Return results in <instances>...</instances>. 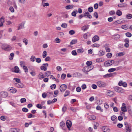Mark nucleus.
I'll return each mask as SVG.
<instances>
[{
    "label": "nucleus",
    "mask_w": 132,
    "mask_h": 132,
    "mask_svg": "<svg viewBox=\"0 0 132 132\" xmlns=\"http://www.w3.org/2000/svg\"><path fill=\"white\" fill-rule=\"evenodd\" d=\"M1 48L2 49L7 51H10L12 48L10 45L6 44H3L1 46Z\"/></svg>",
    "instance_id": "f257e3e1"
},
{
    "label": "nucleus",
    "mask_w": 132,
    "mask_h": 132,
    "mask_svg": "<svg viewBox=\"0 0 132 132\" xmlns=\"http://www.w3.org/2000/svg\"><path fill=\"white\" fill-rule=\"evenodd\" d=\"M96 83L97 86L100 88L104 87L106 86V83L102 81H98Z\"/></svg>",
    "instance_id": "f03ea898"
},
{
    "label": "nucleus",
    "mask_w": 132,
    "mask_h": 132,
    "mask_svg": "<svg viewBox=\"0 0 132 132\" xmlns=\"http://www.w3.org/2000/svg\"><path fill=\"white\" fill-rule=\"evenodd\" d=\"M114 63L113 60H108L104 63V65L105 67L109 66L112 65Z\"/></svg>",
    "instance_id": "7ed1b4c3"
},
{
    "label": "nucleus",
    "mask_w": 132,
    "mask_h": 132,
    "mask_svg": "<svg viewBox=\"0 0 132 132\" xmlns=\"http://www.w3.org/2000/svg\"><path fill=\"white\" fill-rule=\"evenodd\" d=\"M67 88V86L65 84H63L61 85L60 87V91L62 92H63L66 90Z\"/></svg>",
    "instance_id": "20e7f679"
},
{
    "label": "nucleus",
    "mask_w": 132,
    "mask_h": 132,
    "mask_svg": "<svg viewBox=\"0 0 132 132\" xmlns=\"http://www.w3.org/2000/svg\"><path fill=\"white\" fill-rule=\"evenodd\" d=\"M48 65L47 63H44L43 64V65L40 67V69L42 70L46 71L47 70V67Z\"/></svg>",
    "instance_id": "39448f33"
},
{
    "label": "nucleus",
    "mask_w": 132,
    "mask_h": 132,
    "mask_svg": "<svg viewBox=\"0 0 132 132\" xmlns=\"http://www.w3.org/2000/svg\"><path fill=\"white\" fill-rule=\"evenodd\" d=\"M8 94L6 92H2L0 93V96L3 98H6L7 97Z\"/></svg>",
    "instance_id": "423d86ee"
},
{
    "label": "nucleus",
    "mask_w": 132,
    "mask_h": 132,
    "mask_svg": "<svg viewBox=\"0 0 132 132\" xmlns=\"http://www.w3.org/2000/svg\"><path fill=\"white\" fill-rule=\"evenodd\" d=\"M90 68V67L86 66L82 69V71L84 72H87L92 69Z\"/></svg>",
    "instance_id": "0eeeda50"
},
{
    "label": "nucleus",
    "mask_w": 132,
    "mask_h": 132,
    "mask_svg": "<svg viewBox=\"0 0 132 132\" xmlns=\"http://www.w3.org/2000/svg\"><path fill=\"white\" fill-rule=\"evenodd\" d=\"M131 126L130 125H127V126H126L125 129V131L126 132H130L131 131Z\"/></svg>",
    "instance_id": "6e6552de"
},
{
    "label": "nucleus",
    "mask_w": 132,
    "mask_h": 132,
    "mask_svg": "<svg viewBox=\"0 0 132 132\" xmlns=\"http://www.w3.org/2000/svg\"><path fill=\"white\" fill-rule=\"evenodd\" d=\"M12 71L15 73H18L19 71V69L18 67L17 66H15L14 68H12Z\"/></svg>",
    "instance_id": "1a4fd4ad"
},
{
    "label": "nucleus",
    "mask_w": 132,
    "mask_h": 132,
    "mask_svg": "<svg viewBox=\"0 0 132 132\" xmlns=\"http://www.w3.org/2000/svg\"><path fill=\"white\" fill-rule=\"evenodd\" d=\"M71 125L72 123L71 121L69 120H68L66 122V125L67 127L69 128V129H70L69 128H70L71 127Z\"/></svg>",
    "instance_id": "9d476101"
},
{
    "label": "nucleus",
    "mask_w": 132,
    "mask_h": 132,
    "mask_svg": "<svg viewBox=\"0 0 132 132\" xmlns=\"http://www.w3.org/2000/svg\"><path fill=\"white\" fill-rule=\"evenodd\" d=\"M84 17H86V18L90 19L92 18V16L90 15L89 13L88 12H86L84 14Z\"/></svg>",
    "instance_id": "9b49d317"
},
{
    "label": "nucleus",
    "mask_w": 132,
    "mask_h": 132,
    "mask_svg": "<svg viewBox=\"0 0 132 132\" xmlns=\"http://www.w3.org/2000/svg\"><path fill=\"white\" fill-rule=\"evenodd\" d=\"M99 37L97 35L95 36L92 38V42L94 43L96 41L99 40Z\"/></svg>",
    "instance_id": "f8f14e48"
},
{
    "label": "nucleus",
    "mask_w": 132,
    "mask_h": 132,
    "mask_svg": "<svg viewBox=\"0 0 132 132\" xmlns=\"http://www.w3.org/2000/svg\"><path fill=\"white\" fill-rule=\"evenodd\" d=\"M9 91L11 93H16L17 92V90L13 88V87H11L10 88H9Z\"/></svg>",
    "instance_id": "ddd939ff"
},
{
    "label": "nucleus",
    "mask_w": 132,
    "mask_h": 132,
    "mask_svg": "<svg viewBox=\"0 0 132 132\" xmlns=\"http://www.w3.org/2000/svg\"><path fill=\"white\" fill-rule=\"evenodd\" d=\"M104 47L106 52H109L110 51V49L109 48V44H106L105 45Z\"/></svg>",
    "instance_id": "4468645a"
},
{
    "label": "nucleus",
    "mask_w": 132,
    "mask_h": 132,
    "mask_svg": "<svg viewBox=\"0 0 132 132\" xmlns=\"http://www.w3.org/2000/svg\"><path fill=\"white\" fill-rule=\"evenodd\" d=\"M102 129L104 132H109L110 131V129L108 127H103Z\"/></svg>",
    "instance_id": "2eb2a0df"
},
{
    "label": "nucleus",
    "mask_w": 132,
    "mask_h": 132,
    "mask_svg": "<svg viewBox=\"0 0 132 132\" xmlns=\"http://www.w3.org/2000/svg\"><path fill=\"white\" fill-rule=\"evenodd\" d=\"M88 118L91 120H93L96 119V117L94 115H90L88 116Z\"/></svg>",
    "instance_id": "dca6fc26"
},
{
    "label": "nucleus",
    "mask_w": 132,
    "mask_h": 132,
    "mask_svg": "<svg viewBox=\"0 0 132 132\" xmlns=\"http://www.w3.org/2000/svg\"><path fill=\"white\" fill-rule=\"evenodd\" d=\"M4 20L3 17L0 18V27H2L4 22Z\"/></svg>",
    "instance_id": "f3484780"
},
{
    "label": "nucleus",
    "mask_w": 132,
    "mask_h": 132,
    "mask_svg": "<svg viewBox=\"0 0 132 132\" xmlns=\"http://www.w3.org/2000/svg\"><path fill=\"white\" fill-rule=\"evenodd\" d=\"M120 37V36L118 34L112 36V38L115 40L119 39Z\"/></svg>",
    "instance_id": "a211bd4d"
},
{
    "label": "nucleus",
    "mask_w": 132,
    "mask_h": 132,
    "mask_svg": "<svg viewBox=\"0 0 132 132\" xmlns=\"http://www.w3.org/2000/svg\"><path fill=\"white\" fill-rule=\"evenodd\" d=\"M113 93L112 91L109 90L108 91L107 95L109 96H112L113 95Z\"/></svg>",
    "instance_id": "6ab92c4d"
},
{
    "label": "nucleus",
    "mask_w": 132,
    "mask_h": 132,
    "mask_svg": "<svg viewBox=\"0 0 132 132\" xmlns=\"http://www.w3.org/2000/svg\"><path fill=\"white\" fill-rule=\"evenodd\" d=\"M18 30L24 28V24L21 23L19 24V25L18 26Z\"/></svg>",
    "instance_id": "aec40b11"
},
{
    "label": "nucleus",
    "mask_w": 132,
    "mask_h": 132,
    "mask_svg": "<svg viewBox=\"0 0 132 132\" xmlns=\"http://www.w3.org/2000/svg\"><path fill=\"white\" fill-rule=\"evenodd\" d=\"M114 88L115 90L118 92L120 93L121 92V89L118 87L116 86L114 87Z\"/></svg>",
    "instance_id": "412c9836"
},
{
    "label": "nucleus",
    "mask_w": 132,
    "mask_h": 132,
    "mask_svg": "<svg viewBox=\"0 0 132 132\" xmlns=\"http://www.w3.org/2000/svg\"><path fill=\"white\" fill-rule=\"evenodd\" d=\"M73 6L75 7V6L73 5H69L66 6L65 8L66 9L69 10L72 8Z\"/></svg>",
    "instance_id": "4be33fe9"
},
{
    "label": "nucleus",
    "mask_w": 132,
    "mask_h": 132,
    "mask_svg": "<svg viewBox=\"0 0 132 132\" xmlns=\"http://www.w3.org/2000/svg\"><path fill=\"white\" fill-rule=\"evenodd\" d=\"M127 5V4L125 3L118 4V6L120 7H125Z\"/></svg>",
    "instance_id": "5701e85b"
},
{
    "label": "nucleus",
    "mask_w": 132,
    "mask_h": 132,
    "mask_svg": "<svg viewBox=\"0 0 132 132\" xmlns=\"http://www.w3.org/2000/svg\"><path fill=\"white\" fill-rule=\"evenodd\" d=\"M89 26H87L86 25H85L81 28V30L85 31L88 29Z\"/></svg>",
    "instance_id": "b1692460"
},
{
    "label": "nucleus",
    "mask_w": 132,
    "mask_h": 132,
    "mask_svg": "<svg viewBox=\"0 0 132 132\" xmlns=\"http://www.w3.org/2000/svg\"><path fill=\"white\" fill-rule=\"evenodd\" d=\"M19 131V129L15 128H11L10 130L11 132H18Z\"/></svg>",
    "instance_id": "393cba45"
},
{
    "label": "nucleus",
    "mask_w": 132,
    "mask_h": 132,
    "mask_svg": "<svg viewBox=\"0 0 132 132\" xmlns=\"http://www.w3.org/2000/svg\"><path fill=\"white\" fill-rule=\"evenodd\" d=\"M78 12L76 10H75L74 11L72 12L71 13V15L73 16H76V14Z\"/></svg>",
    "instance_id": "a878e982"
},
{
    "label": "nucleus",
    "mask_w": 132,
    "mask_h": 132,
    "mask_svg": "<svg viewBox=\"0 0 132 132\" xmlns=\"http://www.w3.org/2000/svg\"><path fill=\"white\" fill-rule=\"evenodd\" d=\"M121 109L122 111L123 112H126L127 111V108L125 106H122L121 107Z\"/></svg>",
    "instance_id": "bb28decb"
},
{
    "label": "nucleus",
    "mask_w": 132,
    "mask_h": 132,
    "mask_svg": "<svg viewBox=\"0 0 132 132\" xmlns=\"http://www.w3.org/2000/svg\"><path fill=\"white\" fill-rule=\"evenodd\" d=\"M38 76L39 77V79L40 80L42 79L44 77L42 73L41 72H40L39 73Z\"/></svg>",
    "instance_id": "cd10ccee"
},
{
    "label": "nucleus",
    "mask_w": 132,
    "mask_h": 132,
    "mask_svg": "<svg viewBox=\"0 0 132 132\" xmlns=\"http://www.w3.org/2000/svg\"><path fill=\"white\" fill-rule=\"evenodd\" d=\"M18 84H16V86L19 88H22L23 86V84L21 83H18Z\"/></svg>",
    "instance_id": "c85d7f7f"
},
{
    "label": "nucleus",
    "mask_w": 132,
    "mask_h": 132,
    "mask_svg": "<svg viewBox=\"0 0 132 132\" xmlns=\"http://www.w3.org/2000/svg\"><path fill=\"white\" fill-rule=\"evenodd\" d=\"M77 42V39H73L71 41L70 44L71 45H73L75 44Z\"/></svg>",
    "instance_id": "c756f323"
},
{
    "label": "nucleus",
    "mask_w": 132,
    "mask_h": 132,
    "mask_svg": "<svg viewBox=\"0 0 132 132\" xmlns=\"http://www.w3.org/2000/svg\"><path fill=\"white\" fill-rule=\"evenodd\" d=\"M14 56V54L13 53H11L10 55L9 59L10 60H12Z\"/></svg>",
    "instance_id": "7c9ffc66"
},
{
    "label": "nucleus",
    "mask_w": 132,
    "mask_h": 132,
    "mask_svg": "<svg viewBox=\"0 0 132 132\" xmlns=\"http://www.w3.org/2000/svg\"><path fill=\"white\" fill-rule=\"evenodd\" d=\"M116 14L118 16H120L122 14V12L120 10H118L117 11Z\"/></svg>",
    "instance_id": "2f4dec72"
},
{
    "label": "nucleus",
    "mask_w": 132,
    "mask_h": 132,
    "mask_svg": "<svg viewBox=\"0 0 132 132\" xmlns=\"http://www.w3.org/2000/svg\"><path fill=\"white\" fill-rule=\"evenodd\" d=\"M47 56V52L45 51H43L42 54V56L43 58H44L46 57Z\"/></svg>",
    "instance_id": "473e14b6"
},
{
    "label": "nucleus",
    "mask_w": 132,
    "mask_h": 132,
    "mask_svg": "<svg viewBox=\"0 0 132 132\" xmlns=\"http://www.w3.org/2000/svg\"><path fill=\"white\" fill-rule=\"evenodd\" d=\"M70 109L74 112H76L77 110L76 108L73 107H71Z\"/></svg>",
    "instance_id": "72a5a7b5"
},
{
    "label": "nucleus",
    "mask_w": 132,
    "mask_h": 132,
    "mask_svg": "<svg viewBox=\"0 0 132 132\" xmlns=\"http://www.w3.org/2000/svg\"><path fill=\"white\" fill-rule=\"evenodd\" d=\"M70 94V91L69 90H67L65 92L64 96L65 97L69 95Z\"/></svg>",
    "instance_id": "f704fd0d"
},
{
    "label": "nucleus",
    "mask_w": 132,
    "mask_h": 132,
    "mask_svg": "<svg viewBox=\"0 0 132 132\" xmlns=\"http://www.w3.org/2000/svg\"><path fill=\"white\" fill-rule=\"evenodd\" d=\"M126 18L128 19H130L132 18V15L130 14H127Z\"/></svg>",
    "instance_id": "c9c22d12"
},
{
    "label": "nucleus",
    "mask_w": 132,
    "mask_h": 132,
    "mask_svg": "<svg viewBox=\"0 0 132 132\" xmlns=\"http://www.w3.org/2000/svg\"><path fill=\"white\" fill-rule=\"evenodd\" d=\"M88 10L89 12L91 13L93 11V8L92 7H90L88 8Z\"/></svg>",
    "instance_id": "e433bc0d"
},
{
    "label": "nucleus",
    "mask_w": 132,
    "mask_h": 132,
    "mask_svg": "<svg viewBox=\"0 0 132 132\" xmlns=\"http://www.w3.org/2000/svg\"><path fill=\"white\" fill-rule=\"evenodd\" d=\"M116 70V68H113L109 69L108 71L109 72H110L115 71Z\"/></svg>",
    "instance_id": "4c0bfd02"
},
{
    "label": "nucleus",
    "mask_w": 132,
    "mask_h": 132,
    "mask_svg": "<svg viewBox=\"0 0 132 132\" xmlns=\"http://www.w3.org/2000/svg\"><path fill=\"white\" fill-rule=\"evenodd\" d=\"M51 74V72L50 71H47L45 72V77L49 76Z\"/></svg>",
    "instance_id": "58836bf2"
},
{
    "label": "nucleus",
    "mask_w": 132,
    "mask_h": 132,
    "mask_svg": "<svg viewBox=\"0 0 132 132\" xmlns=\"http://www.w3.org/2000/svg\"><path fill=\"white\" fill-rule=\"evenodd\" d=\"M36 59L35 56H32L31 57L30 60L32 62H34L35 61V60H36Z\"/></svg>",
    "instance_id": "ea45409f"
},
{
    "label": "nucleus",
    "mask_w": 132,
    "mask_h": 132,
    "mask_svg": "<svg viewBox=\"0 0 132 132\" xmlns=\"http://www.w3.org/2000/svg\"><path fill=\"white\" fill-rule=\"evenodd\" d=\"M23 68L24 71L27 73L28 72V68L25 65H23Z\"/></svg>",
    "instance_id": "a19ab883"
},
{
    "label": "nucleus",
    "mask_w": 132,
    "mask_h": 132,
    "mask_svg": "<svg viewBox=\"0 0 132 132\" xmlns=\"http://www.w3.org/2000/svg\"><path fill=\"white\" fill-rule=\"evenodd\" d=\"M56 86L55 84H53L50 86V88L51 89H53L55 88Z\"/></svg>",
    "instance_id": "79ce46f5"
},
{
    "label": "nucleus",
    "mask_w": 132,
    "mask_h": 132,
    "mask_svg": "<svg viewBox=\"0 0 132 132\" xmlns=\"http://www.w3.org/2000/svg\"><path fill=\"white\" fill-rule=\"evenodd\" d=\"M96 109L97 110H100L101 112H102L103 110L101 109V107L99 106H97L96 107Z\"/></svg>",
    "instance_id": "37998d69"
},
{
    "label": "nucleus",
    "mask_w": 132,
    "mask_h": 132,
    "mask_svg": "<svg viewBox=\"0 0 132 132\" xmlns=\"http://www.w3.org/2000/svg\"><path fill=\"white\" fill-rule=\"evenodd\" d=\"M117 119V117L115 116H113L111 117V119L112 121H114Z\"/></svg>",
    "instance_id": "c03bdc74"
},
{
    "label": "nucleus",
    "mask_w": 132,
    "mask_h": 132,
    "mask_svg": "<svg viewBox=\"0 0 132 132\" xmlns=\"http://www.w3.org/2000/svg\"><path fill=\"white\" fill-rule=\"evenodd\" d=\"M98 54L100 56H101L104 54V52L102 51H99Z\"/></svg>",
    "instance_id": "a18cd8bd"
},
{
    "label": "nucleus",
    "mask_w": 132,
    "mask_h": 132,
    "mask_svg": "<svg viewBox=\"0 0 132 132\" xmlns=\"http://www.w3.org/2000/svg\"><path fill=\"white\" fill-rule=\"evenodd\" d=\"M36 107L39 109H41L43 108V106L40 104H37Z\"/></svg>",
    "instance_id": "49530a36"
},
{
    "label": "nucleus",
    "mask_w": 132,
    "mask_h": 132,
    "mask_svg": "<svg viewBox=\"0 0 132 132\" xmlns=\"http://www.w3.org/2000/svg\"><path fill=\"white\" fill-rule=\"evenodd\" d=\"M61 26L63 28H66L67 27V25L66 23H63L61 25Z\"/></svg>",
    "instance_id": "de8ad7c7"
},
{
    "label": "nucleus",
    "mask_w": 132,
    "mask_h": 132,
    "mask_svg": "<svg viewBox=\"0 0 132 132\" xmlns=\"http://www.w3.org/2000/svg\"><path fill=\"white\" fill-rule=\"evenodd\" d=\"M75 32L73 30H70L69 32V34L71 35H72L75 34Z\"/></svg>",
    "instance_id": "09e8293b"
},
{
    "label": "nucleus",
    "mask_w": 132,
    "mask_h": 132,
    "mask_svg": "<svg viewBox=\"0 0 132 132\" xmlns=\"http://www.w3.org/2000/svg\"><path fill=\"white\" fill-rule=\"evenodd\" d=\"M112 54L111 53H109L106 55L107 57L109 58H110L112 56Z\"/></svg>",
    "instance_id": "8fccbe9b"
},
{
    "label": "nucleus",
    "mask_w": 132,
    "mask_h": 132,
    "mask_svg": "<svg viewBox=\"0 0 132 132\" xmlns=\"http://www.w3.org/2000/svg\"><path fill=\"white\" fill-rule=\"evenodd\" d=\"M66 76V74H65L63 73L62 74L61 76V78L62 79H64L65 78Z\"/></svg>",
    "instance_id": "3c124183"
},
{
    "label": "nucleus",
    "mask_w": 132,
    "mask_h": 132,
    "mask_svg": "<svg viewBox=\"0 0 132 132\" xmlns=\"http://www.w3.org/2000/svg\"><path fill=\"white\" fill-rule=\"evenodd\" d=\"M92 64V62L91 61H87L86 62V64L87 65V66L89 67Z\"/></svg>",
    "instance_id": "603ef678"
},
{
    "label": "nucleus",
    "mask_w": 132,
    "mask_h": 132,
    "mask_svg": "<svg viewBox=\"0 0 132 132\" xmlns=\"http://www.w3.org/2000/svg\"><path fill=\"white\" fill-rule=\"evenodd\" d=\"M103 77L104 78H108V77H111V75H110V74H107L103 76Z\"/></svg>",
    "instance_id": "864d4df0"
},
{
    "label": "nucleus",
    "mask_w": 132,
    "mask_h": 132,
    "mask_svg": "<svg viewBox=\"0 0 132 132\" xmlns=\"http://www.w3.org/2000/svg\"><path fill=\"white\" fill-rule=\"evenodd\" d=\"M77 51L78 53H82L84 52V51L83 49H78L77 50Z\"/></svg>",
    "instance_id": "5fc2aeb1"
},
{
    "label": "nucleus",
    "mask_w": 132,
    "mask_h": 132,
    "mask_svg": "<svg viewBox=\"0 0 132 132\" xmlns=\"http://www.w3.org/2000/svg\"><path fill=\"white\" fill-rule=\"evenodd\" d=\"M121 22H120L119 20H117L113 22V24H117L120 23Z\"/></svg>",
    "instance_id": "6e6d98bb"
},
{
    "label": "nucleus",
    "mask_w": 132,
    "mask_h": 132,
    "mask_svg": "<svg viewBox=\"0 0 132 132\" xmlns=\"http://www.w3.org/2000/svg\"><path fill=\"white\" fill-rule=\"evenodd\" d=\"M26 101V99L25 98H22L20 100V102L21 103H23Z\"/></svg>",
    "instance_id": "4d7b16f0"
},
{
    "label": "nucleus",
    "mask_w": 132,
    "mask_h": 132,
    "mask_svg": "<svg viewBox=\"0 0 132 132\" xmlns=\"http://www.w3.org/2000/svg\"><path fill=\"white\" fill-rule=\"evenodd\" d=\"M36 61L37 62L39 63L41 62V60L40 58H38L36 59Z\"/></svg>",
    "instance_id": "13d9d810"
},
{
    "label": "nucleus",
    "mask_w": 132,
    "mask_h": 132,
    "mask_svg": "<svg viewBox=\"0 0 132 132\" xmlns=\"http://www.w3.org/2000/svg\"><path fill=\"white\" fill-rule=\"evenodd\" d=\"M71 53L73 55H76L77 54V53L76 50H73L72 51Z\"/></svg>",
    "instance_id": "bf43d9fd"
},
{
    "label": "nucleus",
    "mask_w": 132,
    "mask_h": 132,
    "mask_svg": "<svg viewBox=\"0 0 132 132\" xmlns=\"http://www.w3.org/2000/svg\"><path fill=\"white\" fill-rule=\"evenodd\" d=\"M14 80H15L18 83H20V79L16 78H14L13 79Z\"/></svg>",
    "instance_id": "052dcab7"
},
{
    "label": "nucleus",
    "mask_w": 132,
    "mask_h": 132,
    "mask_svg": "<svg viewBox=\"0 0 132 132\" xmlns=\"http://www.w3.org/2000/svg\"><path fill=\"white\" fill-rule=\"evenodd\" d=\"M56 69L59 71H61L62 69L61 67L59 66H57L56 68Z\"/></svg>",
    "instance_id": "680f3d73"
},
{
    "label": "nucleus",
    "mask_w": 132,
    "mask_h": 132,
    "mask_svg": "<svg viewBox=\"0 0 132 132\" xmlns=\"http://www.w3.org/2000/svg\"><path fill=\"white\" fill-rule=\"evenodd\" d=\"M126 36L128 37H130L131 36V34L130 32H127L126 33Z\"/></svg>",
    "instance_id": "e2e57ef3"
},
{
    "label": "nucleus",
    "mask_w": 132,
    "mask_h": 132,
    "mask_svg": "<svg viewBox=\"0 0 132 132\" xmlns=\"http://www.w3.org/2000/svg\"><path fill=\"white\" fill-rule=\"evenodd\" d=\"M51 58L49 56H47L46 57L45 59V61H49L51 60Z\"/></svg>",
    "instance_id": "0e129e2a"
},
{
    "label": "nucleus",
    "mask_w": 132,
    "mask_h": 132,
    "mask_svg": "<svg viewBox=\"0 0 132 132\" xmlns=\"http://www.w3.org/2000/svg\"><path fill=\"white\" fill-rule=\"evenodd\" d=\"M28 40L27 39L24 38L23 39V42L25 43V45H27L28 44Z\"/></svg>",
    "instance_id": "69168bd1"
},
{
    "label": "nucleus",
    "mask_w": 132,
    "mask_h": 132,
    "mask_svg": "<svg viewBox=\"0 0 132 132\" xmlns=\"http://www.w3.org/2000/svg\"><path fill=\"white\" fill-rule=\"evenodd\" d=\"M60 125L62 127H63L65 125V123L63 122H61L60 123Z\"/></svg>",
    "instance_id": "338daca9"
},
{
    "label": "nucleus",
    "mask_w": 132,
    "mask_h": 132,
    "mask_svg": "<svg viewBox=\"0 0 132 132\" xmlns=\"http://www.w3.org/2000/svg\"><path fill=\"white\" fill-rule=\"evenodd\" d=\"M30 73L31 75L33 76H35L36 75V73L34 71H32Z\"/></svg>",
    "instance_id": "774afa93"
}]
</instances>
